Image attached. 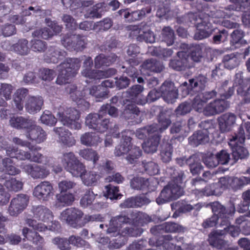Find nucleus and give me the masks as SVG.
Here are the masks:
<instances>
[{
  "instance_id": "obj_1",
  "label": "nucleus",
  "mask_w": 250,
  "mask_h": 250,
  "mask_svg": "<svg viewBox=\"0 0 250 250\" xmlns=\"http://www.w3.org/2000/svg\"><path fill=\"white\" fill-rule=\"evenodd\" d=\"M246 138L250 139V122L246 123L244 127L239 126L229 140V145L231 148L232 156L235 160L245 158L249 155L248 150L241 146Z\"/></svg>"
},
{
  "instance_id": "obj_2",
  "label": "nucleus",
  "mask_w": 250,
  "mask_h": 250,
  "mask_svg": "<svg viewBox=\"0 0 250 250\" xmlns=\"http://www.w3.org/2000/svg\"><path fill=\"white\" fill-rule=\"evenodd\" d=\"M144 90V88L141 85H135L131 87L127 91L128 99L124 101L125 105V109L123 114L125 118L132 119L139 116L140 111L138 108L131 103L137 104H143L146 102V99L142 98L141 93Z\"/></svg>"
},
{
  "instance_id": "obj_3",
  "label": "nucleus",
  "mask_w": 250,
  "mask_h": 250,
  "mask_svg": "<svg viewBox=\"0 0 250 250\" xmlns=\"http://www.w3.org/2000/svg\"><path fill=\"white\" fill-rule=\"evenodd\" d=\"M31 211L33 214V218L27 217L25 220L26 224L34 229L39 231H43L47 229L46 225L38 222L37 220L46 223L52 222L53 218L52 211L43 206L33 207Z\"/></svg>"
},
{
  "instance_id": "obj_4",
  "label": "nucleus",
  "mask_w": 250,
  "mask_h": 250,
  "mask_svg": "<svg viewBox=\"0 0 250 250\" xmlns=\"http://www.w3.org/2000/svg\"><path fill=\"white\" fill-rule=\"evenodd\" d=\"M80 65L79 59H67L57 67L59 73L56 83L60 85L67 83L68 80L75 76Z\"/></svg>"
},
{
  "instance_id": "obj_5",
  "label": "nucleus",
  "mask_w": 250,
  "mask_h": 250,
  "mask_svg": "<svg viewBox=\"0 0 250 250\" xmlns=\"http://www.w3.org/2000/svg\"><path fill=\"white\" fill-rule=\"evenodd\" d=\"M122 137L121 145L115 148V154L117 156L126 154V160L129 163L133 164L141 156L142 151L139 147L131 145L129 136L123 134Z\"/></svg>"
},
{
  "instance_id": "obj_6",
  "label": "nucleus",
  "mask_w": 250,
  "mask_h": 250,
  "mask_svg": "<svg viewBox=\"0 0 250 250\" xmlns=\"http://www.w3.org/2000/svg\"><path fill=\"white\" fill-rule=\"evenodd\" d=\"M195 105V110L202 112L207 116H210L224 112L229 107V103L225 100L218 99L210 102L206 104L205 107H203L200 99L197 98Z\"/></svg>"
},
{
  "instance_id": "obj_7",
  "label": "nucleus",
  "mask_w": 250,
  "mask_h": 250,
  "mask_svg": "<svg viewBox=\"0 0 250 250\" xmlns=\"http://www.w3.org/2000/svg\"><path fill=\"white\" fill-rule=\"evenodd\" d=\"M62 162L66 170L71 173L73 176L81 178L86 172L84 165L79 161L72 152L64 153Z\"/></svg>"
},
{
  "instance_id": "obj_8",
  "label": "nucleus",
  "mask_w": 250,
  "mask_h": 250,
  "mask_svg": "<svg viewBox=\"0 0 250 250\" xmlns=\"http://www.w3.org/2000/svg\"><path fill=\"white\" fill-rule=\"evenodd\" d=\"M57 119L62 123L72 129H79L81 127L78 120L80 118L79 111L74 108H68L64 110L60 108L57 112Z\"/></svg>"
},
{
  "instance_id": "obj_9",
  "label": "nucleus",
  "mask_w": 250,
  "mask_h": 250,
  "mask_svg": "<svg viewBox=\"0 0 250 250\" xmlns=\"http://www.w3.org/2000/svg\"><path fill=\"white\" fill-rule=\"evenodd\" d=\"M192 17H195L194 24H195L197 28V32L194 35V39L198 40H201L208 37L214 30L210 21L208 16H204L202 13H200L197 16L191 15Z\"/></svg>"
},
{
  "instance_id": "obj_10",
  "label": "nucleus",
  "mask_w": 250,
  "mask_h": 250,
  "mask_svg": "<svg viewBox=\"0 0 250 250\" xmlns=\"http://www.w3.org/2000/svg\"><path fill=\"white\" fill-rule=\"evenodd\" d=\"M102 113H90L85 118V125L100 132H104L109 126L111 127V123L108 119H103Z\"/></svg>"
},
{
  "instance_id": "obj_11",
  "label": "nucleus",
  "mask_w": 250,
  "mask_h": 250,
  "mask_svg": "<svg viewBox=\"0 0 250 250\" xmlns=\"http://www.w3.org/2000/svg\"><path fill=\"white\" fill-rule=\"evenodd\" d=\"M183 194V190L180 185H175L170 182L162 190L156 199V202L158 204H164L171 200L176 199Z\"/></svg>"
},
{
  "instance_id": "obj_12",
  "label": "nucleus",
  "mask_w": 250,
  "mask_h": 250,
  "mask_svg": "<svg viewBox=\"0 0 250 250\" xmlns=\"http://www.w3.org/2000/svg\"><path fill=\"white\" fill-rule=\"evenodd\" d=\"M213 215L217 216L220 220V226L227 225L229 223L228 219L234 213L235 207L233 205L226 208L218 202H214L210 204Z\"/></svg>"
},
{
  "instance_id": "obj_13",
  "label": "nucleus",
  "mask_w": 250,
  "mask_h": 250,
  "mask_svg": "<svg viewBox=\"0 0 250 250\" xmlns=\"http://www.w3.org/2000/svg\"><path fill=\"white\" fill-rule=\"evenodd\" d=\"M93 64V62L91 58H87L84 62L83 69L82 72V75L89 78L90 79H100L109 76L111 74L115 73L114 69H109L106 71L100 70H91L90 69Z\"/></svg>"
},
{
  "instance_id": "obj_14",
  "label": "nucleus",
  "mask_w": 250,
  "mask_h": 250,
  "mask_svg": "<svg viewBox=\"0 0 250 250\" xmlns=\"http://www.w3.org/2000/svg\"><path fill=\"white\" fill-rule=\"evenodd\" d=\"M163 247L167 250H192V246L184 242L182 237L172 238L168 234L163 236Z\"/></svg>"
},
{
  "instance_id": "obj_15",
  "label": "nucleus",
  "mask_w": 250,
  "mask_h": 250,
  "mask_svg": "<svg viewBox=\"0 0 250 250\" xmlns=\"http://www.w3.org/2000/svg\"><path fill=\"white\" fill-rule=\"evenodd\" d=\"M54 192L52 185L49 182L45 181L35 187L33 194L39 200L46 201L53 196Z\"/></svg>"
},
{
  "instance_id": "obj_16",
  "label": "nucleus",
  "mask_w": 250,
  "mask_h": 250,
  "mask_svg": "<svg viewBox=\"0 0 250 250\" xmlns=\"http://www.w3.org/2000/svg\"><path fill=\"white\" fill-rule=\"evenodd\" d=\"M29 202V198L25 194H19L11 202L8 208V212L10 215L16 216L21 213L27 207Z\"/></svg>"
},
{
  "instance_id": "obj_17",
  "label": "nucleus",
  "mask_w": 250,
  "mask_h": 250,
  "mask_svg": "<svg viewBox=\"0 0 250 250\" xmlns=\"http://www.w3.org/2000/svg\"><path fill=\"white\" fill-rule=\"evenodd\" d=\"M83 215V212L76 208H69L63 210L61 214L60 219L73 227L79 222Z\"/></svg>"
},
{
  "instance_id": "obj_18",
  "label": "nucleus",
  "mask_w": 250,
  "mask_h": 250,
  "mask_svg": "<svg viewBox=\"0 0 250 250\" xmlns=\"http://www.w3.org/2000/svg\"><path fill=\"white\" fill-rule=\"evenodd\" d=\"M24 134L28 140L34 141L37 143H41L46 139V133L40 126L35 125L32 121V125L28 126L25 131Z\"/></svg>"
},
{
  "instance_id": "obj_19",
  "label": "nucleus",
  "mask_w": 250,
  "mask_h": 250,
  "mask_svg": "<svg viewBox=\"0 0 250 250\" xmlns=\"http://www.w3.org/2000/svg\"><path fill=\"white\" fill-rule=\"evenodd\" d=\"M21 167L34 179H43L49 174V170L46 168L36 165L22 164Z\"/></svg>"
},
{
  "instance_id": "obj_20",
  "label": "nucleus",
  "mask_w": 250,
  "mask_h": 250,
  "mask_svg": "<svg viewBox=\"0 0 250 250\" xmlns=\"http://www.w3.org/2000/svg\"><path fill=\"white\" fill-rule=\"evenodd\" d=\"M160 91L164 100L168 103L174 102L178 97L177 89L171 82H164L161 86Z\"/></svg>"
},
{
  "instance_id": "obj_21",
  "label": "nucleus",
  "mask_w": 250,
  "mask_h": 250,
  "mask_svg": "<svg viewBox=\"0 0 250 250\" xmlns=\"http://www.w3.org/2000/svg\"><path fill=\"white\" fill-rule=\"evenodd\" d=\"M213 50L203 44L196 45L193 48L191 53V59L196 62H200L204 57L208 59H211Z\"/></svg>"
},
{
  "instance_id": "obj_22",
  "label": "nucleus",
  "mask_w": 250,
  "mask_h": 250,
  "mask_svg": "<svg viewBox=\"0 0 250 250\" xmlns=\"http://www.w3.org/2000/svg\"><path fill=\"white\" fill-rule=\"evenodd\" d=\"M186 228L177 224L171 222L165 223L152 228L151 232L156 235L158 233L166 232H184Z\"/></svg>"
},
{
  "instance_id": "obj_23",
  "label": "nucleus",
  "mask_w": 250,
  "mask_h": 250,
  "mask_svg": "<svg viewBox=\"0 0 250 250\" xmlns=\"http://www.w3.org/2000/svg\"><path fill=\"white\" fill-rule=\"evenodd\" d=\"M66 90L67 92H69L72 99L77 103L79 107L82 109L86 110L89 108V103L82 99L85 96V92L83 94L80 90H78L76 86L72 84L68 85Z\"/></svg>"
},
{
  "instance_id": "obj_24",
  "label": "nucleus",
  "mask_w": 250,
  "mask_h": 250,
  "mask_svg": "<svg viewBox=\"0 0 250 250\" xmlns=\"http://www.w3.org/2000/svg\"><path fill=\"white\" fill-rule=\"evenodd\" d=\"M130 35L137 37V39L140 41H145L146 42L153 43L155 38L154 34L149 30L144 31L137 25H133L130 27Z\"/></svg>"
},
{
  "instance_id": "obj_25",
  "label": "nucleus",
  "mask_w": 250,
  "mask_h": 250,
  "mask_svg": "<svg viewBox=\"0 0 250 250\" xmlns=\"http://www.w3.org/2000/svg\"><path fill=\"white\" fill-rule=\"evenodd\" d=\"M129 218L125 215H119L113 217L110 220L109 226L107 230V233L111 236H116L120 233V228L124 224L129 222Z\"/></svg>"
},
{
  "instance_id": "obj_26",
  "label": "nucleus",
  "mask_w": 250,
  "mask_h": 250,
  "mask_svg": "<svg viewBox=\"0 0 250 250\" xmlns=\"http://www.w3.org/2000/svg\"><path fill=\"white\" fill-rule=\"evenodd\" d=\"M54 131L58 135L59 141L64 145L70 147L74 146L76 140L71 133L64 127H55Z\"/></svg>"
},
{
  "instance_id": "obj_27",
  "label": "nucleus",
  "mask_w": 250,
  "mask_h": 250,
  "mask_svg": "<svg viewBox=\"0 0 250 250\" xmlns=\"http://www.w3.org/2000/svg\"><path fill=\"white\" fill-rule=\"evenodd\" d=\"M225 232L219 230L211 232L208 235V241L211 246L218 249H221L227 245V242L223 239Z\"/></svg>"
},
{
  "instance_id": "obj_28",
  "label": "nucleus",
  "mask_w": 250,
  "mask_h": 250,
  "mask_svg": "<svg viewBox=\"0 0 250 250\" xmlns=\"http://www.w3.org/2000/svg\"><path fill=\"white\" fill-rule=\"evenodd\" d=\"M43 104V99L40 96H30L25 103V109L30 114H35L42 109Z\"/></svg>"
},
{
  "instance_id": "obj_29",
  "label": "nucleus",
  "mask_w": 250,
  "mask_h": 250,
  "mask_svg": "<svg viewBox=\"0 0 250 250\" xmlns=\"http://www.w3.org/2000/svg\"><path fill=\"white\" fill-rule=\"evenodd\" d=\"M236 116L231 113H227L219 118L220 128L222 132H227L231 130L235 123Z\"/></svg>"
},
{
  "instance_id": "obj_30",
  "label": "nucleus",
  "mask_w": 250,
  "mask_h": 250,
  "mask_svg": "<svg viewBox=\"0 0 250 250\" xmlns=\"http://www.w3.org/2000/svg\"><path fill=\"white\" fill-rule=\"evenodd\" d=\"M178 59L172 60L169 63V66L175 70L180 71L189 66L188 54L184 51L177 53Z\"/></svg>"
},
{
  "instance_id": "obj_31",
  "label": "nucleus",
  "mask_w": 250,
  "mask_h": 250,
  "mask_svg": "<svg viewBox=\"0 0 250 250\" xmlns=\"http://www.w3.org/2000/svg\"><path fill=\"white\" fill-rule=\"evenodd\" d=\"M128 217L129 218L128 223L133 226H143L150 221L149 217L146 214L141 212L133 211Z\"/></svg>"
},
{
  "instance_id": "obj_32",
  "label": "nucleus",
  "mask_w": 250,
  "mask_h": 250,
  "mask_svg": "<svg viewBox=\"0 0 250 250\" xmlns=\"http://www.w3.org/2000/svg\"><path fill=\"white\" fill-rule=\"evenodd\" d=\"M160 136L156 133L152 135L143 145L144 151L147 153H153L156 151L159 144Z\"/></svg>"
},
{
  "instance_id": "obj_33",
  "label": "nucleus",
  "mask_w": 250,
  "mask_h": 250,
  "mask_svg": "<svg viewBox=\"0 0 250 250\" xmlns=\"http://www.w3.org/2000/svg\"><path fill=\"white\" fill-rule=\"evenodd\" d=\"M0 171L7 173L9 175H15L20 173L21 170L14 166L13 161L11 158H5L2 159L1 165L0 166Z\"/></svg>"
},
{
  "instance_id": "obj_34",
  "label": "nucleus",
  "mask_w": 250,
  "mask_h": 250,
  "mask_svg": "<svg viewBox=\"0 0 250 250\" xmlns=\"http://www.w3.org/2000/svg\"><path fill=\"white\" fill-rule=\"evenodd\" d=\"M189 141L191 145L195 146L208 142L209 137L207 130L197 131L189 138Z\"/></svg>"
},
{
  "instance_id": "obj_35",
  "label": "nucleus",
  "mask_w": 250,
  "mask_h": 250,
  "mask_svg": "<svg viewBox=\"0 0 250 250\" xmlns=\"http://www.w3.org/2000/svg\"><path fill=\"white\" fill-rule=\"evenodd\" d=\"M80 141L83 145L94 146L101 142L102 139L95 133L87 132L81 135Z\"/></svg>"
},
{
  "instance_id": "obj_36",
  "label": "nucleus",
  "mask_w": 250,
  "mask_h": 250,
  "mask_svg": "<svg viewBox=\"0 0 250 250\" xmlns=\"http://www.w3.org/2000/svg\"><path fill=\"white\" fill-rule=\"evenodd\" d=\"M66 55L64 51H60L58 48L51 47L46 53L45 60L47 62L57 63L59 60H62Z\"/></svg>"
},
{
  "instance_id": "obj_37",
  "label": "nucleus",
  "mask_w": 250,
  "mask_h": 250,
  "mask_svg": "<svg viewBox=\"0 0 250 250\" xmlns=\"http://www.w3.org/2000/svg\"><path fill=\"white\" fill-rule=\"evenodd\" d=\"M159 124L158 125H156L157 131H155V133L157 135L160 132H162L164 130L166 129L171 124V120L170 119L169 113L162 112L160 114L159 117Z\"/></svg>"
},
{
  "instance_id": "obj_38",
  "label": "nucleus",
  "mask_w": 250,
  "mask_h": 250,
  "mask_svg": "<svg viewBox=\"0 0 250 250\" xmlns=\"http://www.w3.org/2000/svg\"><path fill=\"white\" fill-rule=\"evenodd\" d=\"M32 121L22 117H13L10 119V124L13 127L24 129L25 131L28 126L32 125Z\"/></svg>"
},
{
  "instance_id": "obj_39",
  "label": "nucleus",
  "mask_w": 250,
  "mask_h": 250,
  "mask_svg": "<svg viewBox=\"0 0 250 250\" xmlns=\"http://www.w3.org/2000/svg\"><path fill=\"white\" fill-rule=\"evenodd\" d=\"M246 173L250 176H241L239 178L232 177L231 188L232 189L234 190L240 189L245 186L250 184V167L247 169Z\"/></svg>"
},
{
  "instance_id": "obj_40",
  "label": "nucleus",
  "mask_w": 250,
  "mask_h": 250,
  "mask_svg": "<svg viewBox=\"0 0 250 250\" xmlns=\"http://www.w3.org/2000/svg\"><path fill=\"white\" fill-rule=\"evenodd\" d=\"M230 10H234V7L232 6H229L225 9L226 11L221 10L211 11L210 14H207L205 16H208L210 21H211L212 22H215L216 21L213 20L214 18L222 19L230 17L231 15V14L230 13Z\"/></svg>"
},
{
  "instance_id": "obj_41",
  "label": "nucleus",
  "mask_w": 250,
  "mask_h": 250,
  "mask_svg": "<svg viewBox=\"0 0 250 250\" xmlns=\"http://www.w3.org/2000/svg\"><path fill=\"white\" fill-rule=\"evenodd\" d=\"M27 94V89L23 88L18 89L15 93L14 101L19 110L20 111L23 109V101Z\"/></svg>"
},
{
  "instance_id": "obj_42",
  "label": "nucleus",
  "mask_w": 250,
  "mask_h": 250,
  "mask_svg": "<svg viewBox=\"0 0 250 250\" xmlns=\"http://www.w3.org/2000/svg\"><path fill=\"white\" fill-rule=\"evenodd\" d=\"M100 175L94 171L85 172L81 177L83 183L87 186L96 185L100 179Z\"/></svg>"
},
{
  "instance_id": "obj_43",
  "label": "nucleus",
  "mask_w": 250,
  "mask_h": 250,
  "mask_svg": "<svg viewBox=\"0 0 250 250\" xmlns=\"http://www.w3.org/2000/svg\"><path fill=\"white\" fill-rule=\"evenodd\" d=\"M9 49L21 55H26L29 51L28 41L25 39L20 40L18 43L10 46Z\"/></svg>"
},
{
  "instance_id": "obj_44",
  "label": "nucleus",
  "mask_w": 250,
  "mask_h": 250,
  "mask_svg": "<svg viewBox=\"0 0 250 250\" xmlns=\"http://www.w3.org/2000/svg\"><path fill=\"white\" fill-rule=\"evenodd\" d=\"M22 233L28 240L36 245L42 243L43 241L42 238L37 232L33 231L26 227L23 228Z\"/></svg>"
},
{
  "instance_id": "obj_45",
  "label": "nucleus",
  "mask_w": 250,
  "mask_h": 250,
  "mask_svg": "<svg viewBox=\"0 0 250 250\" xmlns=\"http://www.w3.org/2000/svg\"><path fill=\"white\" fill-rule=\"evenodd\" d=\"M6 153L8 156L11 157H16L17 159L21 160H29L30 153L22 150L18 151L17 149L14 147H9L6 149Z\"/></svg>"
},
{
  "instance_id": "obj_46",
  "label": "nucleus",
  "mask_w": 250,
  "mask_h": 250,
  "mask_svg": "<svg viewBox=\"0 0 250 250\" xmlns=\"http://www.w3.org/2000/svg\"><path fill=\"white\" fill-rule=\"evenodd\" d=\"M239 60L233 54L225 55L223 60L224 67L228 69H232L239 64Z\"/></svg>"
},
{
  "instance_id": "obj_47",
  "label": "nucleus",
  "mask_w": 250,
  "mask_h": 250,
  "mask_svg": "<svg viewBox=\"0 0 250 250\" xmlns=\"http://www.w3.org/2000/svg\"><path fill=\"white\" fill-rule=\"evenodd\" d=\"M79 154L86 160L93 161L94 164H95L99 158L97 152L90 148L81 149L79 151Z\"/></svg>"
},
{
  "instance_id": "obj_48",
  "label": "nucleus",
  "mask_w": 250,
  "mask_h": 250,
  "mask_svg": "<svg viewBox=\"0 0 250 250\" xmlns=\"http://www.w3.org/2000/svg\"><path fill=\"white\" fill-rule=\"evenodd\" d=\"M116 57L114 55L112 56H108L107 58L103 54L97 56L95 60V65L96 68H100L103 65H109L111 63L115 62Z\"/></svg>"
},
{
  "instance_id": "obj_49",
  "label": "nucleus",
  "mask_w": 250,
  "mask_h": 250,
  "mask_svg": "<svg viewBox=\"0 0 250 250\" xmlns=\"http://www.w3.org/2000/svg\"><path fill=\"white\" fill-rule=\"evenodd\" d=\"M142 69L150 71L158 72L162 70L160 63L154 60L150 59L146 61L142 65Z\"/></svg>"
},
{
  "instance_id": "obj_50",
  "label": "nucleus",
  "mask_w": 250,
  "mask_h": 250,
  "mask_svg": "<svg viewBox=\"0 0 250 250\" xmlns=\"http://www.w3.org/2000/svg\"><path fill=\"white\" fill-rule=\"evenodd\" d=\"M162 41L165 42L168 46L171 45L174 42V33L169 27H164L162 32Z\"/></svg>"
},
{
  "instance_id": "obj_51",
  "label": "nucleus",
  "mask_w": 250,
  "mask_h": 250,
  "mask_svg": "<svg viewBox=\"0 0 250 250\" xmlns=\"http://www.w3.org/2000/svg\"><path fill=\"white\" fill-rule=\"evenodd\" d=\"M105 191L104 194L106 198H109L111 200L118 199L120 198L122 195L119 193L118 187L111 185H108L105 187Z\"/></svg>"
},
{
  "instance_id": "obj_52",
  "label": "nucleus",
  "mask_w": 250,
  "mask_h": 250,
  "mask_svg": "<svg viewBox=\"0 0 250 250\" xmlns=\"http://www.w3.org/2000/svg\"><path fill=\"white\" fill-rule=\"evenodd\" d=\"M157 128L156 125H150L140 128L136 131V136L139 139H143L147 135L151 136L153 134H155V131L157 130Z\"/></svg>"
},
{
  "instance_id": "obj_53",
  "label": "nucleus",
  "mask_w": 250,
  "mask_h": 250,
  "mask_svg": "<svg viewBox=\"0 0 250 250\" xmlns=\"http://www.w3.org/2000/svg\"><path fill=\"white\" fill-rule=\"evenodd\" d=\"M140 52V49L138 46L135 44H131L128 46L127 50V54L132 57V58L129 59V63L132 66L138 65L139 63V61L138 59H136L135 57L137 54Z\"/></svg>"
},
{
  "instance_id": "obj_54",
  "label": "nucleus",
  "mask_w": 250,
  "mask_h": 250,
  "mask_svg": "<svg viewBox=\"0 0 250 250\" xmlns=\"http://www.w3.org/2000/svg\"><path fill=\"white\" fill-rule=\"evenodd\" d=\"M216 92L214 90H212L210 91L205 92L197 96H196L194 100V102L193 103V108L195 109V103L196 102V99L199 98L200 99L201 103L203 105V107H205V104L207 102V101L216 96Z\"/></svg>"
},
{
  "instance_id": "obj_55",
  "label": "nucleus",
  "mask_w": 250,
  "mask_h": 250,
  "mask_svg": "<svg viewBox=\"0 0 250 250\" xmlns=\"http://www.w3.org/2000/svg\"><path fill=\"white\" fill-rule=\"evenodd\" d=\"M149 180L142 177H135L131 181L130 186L135 189H142L148 186Z\"/></svg>"
},
{
  "instance_id": "obj_56",
  "label": "nucleus",
  "mask_w": 250,
  "mask_h": 250,
  "mask_svg": "<svg viewBox=\"0 0 250 250\" xmlns=\"http://www.w3.org/2000/svg\"><path fill=\"white\" fill-rule=\"evenodd\" d=\"M102 3H98L94 5L91 8L89 9L86 14L85 17L86 18H100L102 16Z\"/></svg>"
},
{
  "instance_id": "obj_57",
  "label": "nucleus",
  "mask_w": 250,
  "mask_h": 250,
  "mask_svg": "<svg viewBox=\"0 0 250 250\" xmlns=\"http://www.w3.org/2000/svg\"><path fill=\"white\" fill-rule=\"evenodd\" d=\"M98 194H95L92 190H87L82 198L80 204L84 208L91 205Z\"/></svg>"
},
{
  "instance_id": "obj_58",
  "label": "nucleus",
  "mask_w": 250,
  "mask_h": 250,
  "mask_svg": "<svg viewBox=\"0 0 250 250\" xmlns=\"http://www.w3.org/2000/svg\"><path fill=\"white\" fill-rule=\"evenodd\" d=\"M4 184L6 188L11 191H18L22 188V183L14 178L6 180Z\"/></svg>"
},
{
  "instance_id": "obj_59",
  "label": "nucleus",
  "mask_w": 250,
  "mask_h": 250,
  "mask_svg": "<svg viewBox=\"0 0 250 250\" xmlns=\"http://www.w3.org/2000/svg\"><path fill=\"white\" fill-rule=\"evenodd\" d=\"M57 201L61 203L63 206H69L74 201V197L71 193H61L57 196Z\"/></svg>"
},
{
  "instance_id": "obj_60",
  "label": "nucleus",
  "mask_w": 250,
  "mask_h": 250,
  "mask_svg": "<svg viewBox=\"0 0 250 250\" xmlns=\"http://www.w3.org/2000/svg\"><path fill=\"white\" fill-rule=\"evenodd\" d=\"M140 226H133V227H126L121 232V235L123 236L128 235L133 237L140 236L143 232L142 228Z\"/></svg>"
},
{
  "instance_id": "obj_61",
  "label": "nucleus",
  "mask_w": 250,
  "mask_h": 250,
  "mask_svg": "<svg viewBox=\"0 0 250 250\" xmlns=\"http://www.w3.org/2000/svg\"><path fill=\"white\" fill-rule=\"evenodd\" d=\"M13 90L14 87L11 84L2 83L0 84V96L3 97L6 100H9Z\"/></svg>"
},
{
  "instance_id": "obj_62",
  "label": "nucleus",
  "mask_w": 250,
  "mask_h": 250,
  "mask_svg": "<svg viewBox=\"0 0 250 250\" xmlns=\"http://www.w3.org/2000/svg\"><path fill=\"white\" fill-rule=\"evenodd\" d=\"M197 190L202 192L204 195L206 196L213 195L218 196L221 194V190L218 189V188H217V185L215 184L208 185L203 190L200 188H197Z\"/></svg>"
},
{
  "instance_id": "obj_63",
  "label": "nucleus",
  "mask_w": 250,
  "mask_h": 250,
  "mask_svg": "<svg viewBox=\"0 0 250 250\" xmlns=\"http://www.w3.org/2000/svg\"><path fill=\"white\" fill-rule=\"evenodd\" d=\"M172 155V146L169 144L162 146L161 150V156L164 162L167 163L170 161Z\"/></svg>"
},
{
  "instance_id": "obj_64",
  "label": "nucleus",
  "mask_w": 250,
  "mask_h": 250,
  "mask_svg": "<svg viewBox=\"0 0 250 250\" xmlns=\"http://www.w3.org/2000/svg\"><path fill=\"white\" fill-rule=\"evenodd\" d=\"M34 148H37V149L30 150L31 152H30V158L29 160L31 162L38 163H43L45 162L46 158L42 154L38 152V150H40L41 148L40 147H36L35 146Z\"/></svg>"
}]
</instances>
